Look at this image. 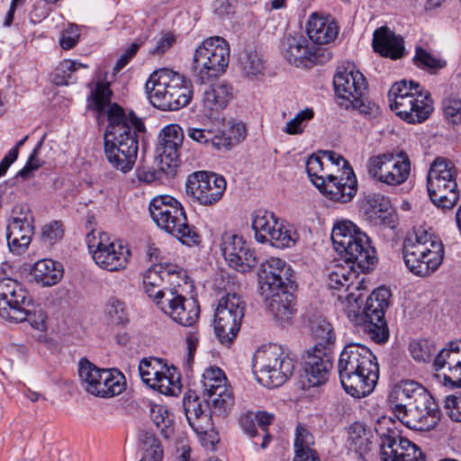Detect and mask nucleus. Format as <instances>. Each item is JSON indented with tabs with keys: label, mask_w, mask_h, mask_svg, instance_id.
Returning <instances> with one entry per match:
<instances>
[{
	"label": "nucleus",
	"mask_w": 461,
	"mask_h": 461,
	"mask_svg": "<svg viewBox=\"0 0 461 461\" xmlns=\"http://www.w3.org/2000/svg\"><path fill=\"white\" fill-rule=\"evenodd\" d=\"M336 251L346 261V266H337L329 275V286L339 290L346 287L358 290L360 282H356L358 273L373 270L377 262L375 249L368 236L350 221L337 222L331 232Z\"/></svg>",
	"instance_id": "nucleus-1"
},
{
	"label": "nucleus",
	"mask_w": 461,
	"mask_h": 461,
	"mask_svg": "<svg viewBox=\"0 0 461 461\" xmlns=\"http://www.w3.org/2000/svg\"><path fill=\"white\" fill-rule=\"evenodd\" d=\"M338 371L345 392L357 399L369 395L379 378L376 357L360 343L344 347L338 361Z\"/></svg>",
	"instance_id": "nucleus-2"
},
{
	"label": "nucleus",
	"mask_w": 461,
	"mask_h": 461,
	"mask_svg": "<svg viewBox=\"0 0 461 461\" xmlns=\"http://www.w3.org/2000/svg\"><path fill=\"white\" fill-rule=\"evenodd\" d=\"M402 258L406 267L417 276H428L442 264L443 243L422 226L414 227L403 240Z\"/></svg>",
	"instance_id": "nucleus-3"
},
{
	"label": "nucleus",
	"mask_w": 461,
	"mask_h": 461,
	"mask_svg": "<svg viewBox=\"0 0 461 461\" xmlns=\"http://www.w3.org/2000/svg\"><path fill=\"white\" fill-rule=\"evenodd\" d=\"M149 101L162 111H177L193 96V86L182 74L163 68L150 74L145 85Z\"/></svg>",
	"instance_id": "nucleus-4"
},
{
	"label": "nucleus",
	"mask_w": 461,
	"mask_h": 461,
	"mask_svg": "<svg viewBox=\"0 0 461 461\" xmlns=\"http://www.w3.org/2000/svg\"><path fill=\"white\" fill-rule=\"evenodd\" d=\"M391 110L402 121L421 123L433 112V101L429 91L412 80L395 82L388 92Z\"/></svg>",
	"instance_id": "nucleus-5"
},
{
	"label": "nucleus",
	"mask_w": 461,
	"mask_h": 461,
	"mask_svg": "<svg viewBox=\"0 0 461 461\" xmlns=\"http://www.w3.org/2000/svg\"><path fill=\"white\" fill-rule=\"evenodd\" d=\"M149 211L158 227L182 244L191 247L200 243L196 228L189 224L185 208L176 198L170 195L156 196L150 201Z\"/></svg>",
	"instance_id": "nucleus-6"
},
{
	"label": "nucleus",
	"mask_w": 461,
	"mask_h": 461,
	"mask_svg": "<svg viewBox=\"0 0 461 461\" xmlns=\"http://www.w3.org/2000/svg\"><path fill=\"white\" fill-rule=\"evenodd\" d=\"M108 125L104 145H113L125 153L138 155L140 132L145 131L143 121L134 112L126 113L117 104H113L107 110Z\"/></svg>",
	"instance_id": "nucleus-7"
},
{
	"label": "nucleus",
	"mask_w": 461,
	"mask_h": 461,
	"mask_svg": "<svg viewBox=\"0 0 461 461\" xmlns=\"http://www.w3.org/2000/svg\"><path fill=\"white\" fill-rule=\"evenodd\" d=\"M253 367L260 384L267 387H278L292 375L294 361L281 346L270 344L255 352Z\"/></svg>",
	"instance_id": "nucleus-8"
},
{
	"label": "nucleus",
	"mask_w": 461,
	"mask_h": 461,
	"mask_svg": "<svg viewBox=\"0 0 461 461\" xmlns=\"http://www.w3.org/2000/svg\"><path fill=\"white\" fill-rule=\"evenodd\" d=\"M230 61V47L226 40L215 36L204 40L193 58L192 71L201 84L221 76Z\"/></svg>",
	"instance_id": "nucleus-9"
},
{
	"label": "nucleus",
	"mask_w": 461,
	"mask_h": 461,
	"mask_svg": "<svg viewBox=\"0 0 461 461\" xmlns=\"http://www.w3.org/2000/svg\"><path fill=\"white\" fill-rule=\"evenodd\" d=\"M456 170L450 160L437 158L430 165L427 176V190L429 199L435 206L451 210L459 199Z\"/></svg>",
	"instance_id": "nucleus-10"
},
{
	"label": "nucleus",
	"mask_w": 461,
	"mask_h": 461,
	"mask_svg": "<svg viewBox=\"0 0 461 461\" xmlns=\"http://www.w3.org/2000/svg\"><path fill=\"white\" fill-rule=\"evenodd\" d=\"M333 85L339 98V104L346 109L357 110L364 115H374L378 106L365 97L367 83L359 71L338 72L333 78Z\"/></svg>",
	"instance_id": "nucleus-11"
},
{
	"label": "nucleus",
	"mask_w": 461,
	"mask_h": 461,
	"mask_svg": "<svg viewBox=\"0 0 461 461\" xmlns=\"http://www.w3.org/2000/svg\"><path fill=\"white\" fill-rule=\"evenodd\" d=\"M252 229L259 243H269L277 249L294 247L299 238L297 231L272 212L258 209L252 214Z\"/></svg>",
	"instance_id": "nucleus-12"
},
{
	"label": "nucleus",
	"mask_w": 461,
	"mask_h": 461,
	"mask_svg": "<svg viewBox=\"0 0 461 461\" xmlns=\"http://www.w3.org/2000/svg\"><path fill=\"white\" fill-rule=\"evenodd\" d=\"M393 424L391 418L382 417L375 427L381 438V461H426L420 448L409 439L399 437L397 430L390 427Z\"/></svg>",
	"instance_id": "nucleus-13"
},
{
	"label": "nucleus",
	"mask_w": 461,
	"mask_h": 461,
	"mask_svg": "<svg viewBox=\"0 0 461 461\" xmlns=\"http://www.w3.org/2000/svg\"><path fill=\"white\" fill-rule=\"evenodd\" d=\"M93 230L86 237V242L95 263L109 272H119L127 267L131 251L122 241L112 240L107 233Z\"/></svg>",
	"instance_id": "nucleus-14"
},
{
	"label": "nucleus",
	"mask_w": 461,
	"mask_h": 461,
	"mask_svg": "<svg viewBox=\"0 0 461 461\" xmlns=\"http://www.w3.org/2000/svg\"><path fill=\"white\" fill-rule=\"evenodd\" d=\"M390 290L380 286L369 294L363 306V330L378 344H383L389 339V328L384 314L390 304Z\"/></svg>",
	"instance_id": "nucleus-15"
},
{
	"label": "nucleus",
	"mask_w": 461,
	"mask_h": 461,
	"mask_svg": "<svg viewBox=\"0 0 461 461\" xmlns=\"http://www.w3.org/2000/svg\"><path fill=\"white\" fill-rule=\"evenodd\" d=\"M366 167L374 180L391 186L404 183L411 173V161L402 150L373 156L368 158Z\"/></svg>",
	"instance_id": "nucleus-16"
},
{
	"label": "nucleus",
	"mask_w": 461,
	"mask_h": 461,
	"mask_svg": "<svg viewBox=\"0 0 461 461\" xmlns=\"http://www.w3.org/2000/svg\"><path fill=\"white\" fill-rule=\"evenodd\" d=\"M245 303L236 294L222 296L214 313V331L222 344L236 338L244 317Z\"/></svg>",
	"instance_id": "nucleus-17"
},
{
	"label": "nucleus",
	"mask_w": 461,
	"mask_h": 461,
	"mask_svg": "<svg viewBox=\"0 0 461 461\" xmlns=\"http://www.w3.org/2000/svg\"><path fill=\"white\" fill-rule=\"evenodd\" d=\"M395 417L407 428L426 431L433 429L440 420V411L434 398L422 405L416 402L391 406Z\"/></svg>",
	"instance_id": "nucleus-18"
},
{
	"label": "nucleus",
	"mask_w": 461,
	"mask_h": 461,
	"mask_svg": "<svg viewBox=\"0 0 461 461\" xmlns=\"http://www.w3.org/2000/svg\"><path fill=\"white\" fill-rule=\"evenodd\" d=\"M225 190L226 181L222 176L205 171L189 175L185 183L186 194L204 206L218 203Z\"/></svg>",
	"instance_id": "nucleus-19"
},
{
	"label": "nucleus",
	"mask_w": 461,
	"mask_h": 461,
	"mask_svg": "<svg viewBox=\"0 0 461 461\" xmlns=\"http://www.w3.org/2000/svg\"><path fill=\"white\" fill-rule=\"evenodd\" d=\"M32 299L23 285L16 279H0V316L5 320L25 318L24 306H31Z\"/></svg>",
	"instance_id": "nucleus-20"
},
{
	"label": "nucleus",
	"mask_w": 461,
	"mask_h": 461,
	"mask_svg": "<svg viewBox=\"0 0 461 461\" xmlns=\"http://www.w3.org/2000/svg\"><path fill=\"white\" fill-rule=\"evenodd\" d=\"M293 269L279 258H270L261 263L258 272L263 294H278L293 287Z\"/></svg>",
	"instance_id": "nucleus-21"
},
{
	"label": "nucleus",
	"mask_w": 461,
	"mask_h": 461,
	"mask_svg": "<svg viewBox=\"0 0 461 461\" xmlns=\"http://www.w3.org/2000/svg\"><path fill=\"white\" fill-rule=\"evenodd\" d=\"M158 307L175 322L185 327H193L200 316L198 301L184 296L175 287L166 293V298L158 302Z\"/></svg>",
	"instance_id": "nucleus-22"
},
{
	"label": "nucleus",
	"mask_w": 461,
	"mask_h": 461,
	"mask_svg": "<svg viewBox=\"0 0 461 461\" xmlns=\"http://www.w3.org/2000/svg\"><path fill=\"white\" fill-rule=\"evenodd\" d=\"M221 250L228 265L237 271L246 273L258 263L256 251L249 248L241 236L232 232L222 234Z\"/></svg>",
	"instance_id": "nucleus-23"
},
{
	"label": "nucleus",
	"mask_w": 461,
	"mask_h": 461,
	"mask_svg": "<svg viewBox=\"0 0 461 461\" xmlns=\"http://www.w3.org/2000/svg\"><path fill=\"white\" fill-rule=\"evenodd\" d=\"M333 357L330 348L317 343L306 350L303 356V375L309 387L320 386L330 377Z\"/></svg>",
	"instance_id": "nucleus-24"
},
{
	"label": "nucleus",
	"mask_w": 461,
	"mask_h": 461,
	"mask_svg": "<svg viewBox=\"0 0 461 461\" xmlns=\"http://www.w3.org/2000/svg\"><path fill=\"white\" fill-rule=\"evenodd\" d=\"M13 213L6 229V240L10 250L19 255L25 251L32 241L34 220L29 208L23 205H16Z\"/></svg>",
	"instance_id": "nucleus-25"
},
{
	"label": "nucleus",
	"mask_w": 461,
	"mask_h": 461,
	"mask_svg": "<svg viewBox=\"0 0 461 461\" xmlns=\"http://www.w3.org/2000/svg\"><path fill=\"white\" fill-rule=\"evenodd\" d=\"M184 138V130L178 124H169L161 130L157 152L163 171L172 173L179 165L180 149Z\"/></svg>",
	"instance_id": "nucleus-26"
},
{
	"label": "nucleus",
	"mask_w": 461,
	"mask_h": 461,
	"mask_svg": "<svg viewBox=\"0 0 461 461\" xmlns=\"http://www.w3.org/2000/svg\"><path fill=\"white\" fill-rule=\"evenodd\" d=\"M139 375L142 382L165 395L175 394V384L167 375L168 368L161 358L144 357L140 361Z\"/></svg>",
	"instance_id": "nucleus-27"
},
{
	"label": "nucleus",
	"mask_w": 461,
	"mask_h": 461,
	"mask_svg": "<svg viewBox=\"0 0 461 461\" xmlns=\"http://www.w3.org/2000/svg\"><path fill=\"white\" fill-rule=\"evenodd\" d=\"M360 210L366 220L374 226L394 229L397 225V216L390 200L381 194L366 195Z\"/></svg>",
	"instance_id": "nucleus-28"
},
{
	"label": "nucleus",
	"mask_w": 461,
	"mask_h": 461,
	"mask_svg": "<svg viewBox=\"0 0 461 461\" xmlns=\"http://www.w3.org/2000/svg\"><path fill=\"white\" fill-rule=\"evenodd\" d=\"M433 366L436 371L447 369L445 385L461 387V340L448 342L434 357Z\"/></svg>",
	"instance_id": "nucleus-29"
},
{
	"label": "nucleus",
	"mask_w": 461,
	"mask_h": 461,
	"mask_svg": "<svg viewBox=\"0 0 461 461\" xmlns=\"http://www.w3.org/2000/svg\"><path fill=\"white\" fill-rule=\"evenodd\" d=\"M339 175H331L319 189L329 199L346 203L357 194V181L351 167L339 170Z\"/></svg>",
	"instance_id": "nucleus-30"
},
{
	"label": "nucleus",
	"mask_w": 461,
	"mask_h": 461,
	"mask_svg": "<svg viewBox=\"0 0 461 461\" xmlns=\"http://www.w3.org/2000/svg\"><path fill=\"white\" fill-rule=\"evenodd\" d=\"M183 407L186 420L197 434H206L213 427L212 413L207 400L200 399L194 393H189L183 399Z\"/></svg>",
	"instance_id": "nucleus-31"
},
{
	"label": "nucleus",
	"mask_w": 461,
	"mask_h": 461,
	"mask_svg": "<svg viewBox=\"0 0 461 461\" xmlns=\"http://www.w3.org/2000/svg\"><path fill=\"white\" fill-rule=\"evenodd\" d=\"M433 399L429 391L413 380H402L398 383L388 395L392 406L394 404H407L416 402L422 405Z\"/></svg>",
	"instance_id": "nucleus-32"
},
{
	"label": "nucleus",
	"mask_w": 461,
	"mask_h": 461,
	"mask_svg": "<svg viewBox=\"0 0 461 461\" xmlns=\"http://www.w3.org/2000/svg\"><path fill=\"white\" fill-rule=\"evenodd\" d=\"M372 46L375 52L385 58L397 59L403 54V39L395 35L386 26L376 29L373 35Z\"/></svg>",
	"instance_id": "nucleus-33"
},
{
	"label": "nucleus",
	"mask_w": 461,
	"mask_h": 461,
	"mask_svg": "<svg viewBox=\"0 0 461 461\" xmlns=\"http://www.w3.org/2000/svg\"><path fill=\"white\" fill-rule=\"evenodd\" d=\"M306 32L314 43L326 45L337 38L339 27L337 23L329 17L313 13L308 20Z\"/></svg>",
	"instance_id": "nucleus-34"
},
{
	"label": "nucleus",
	"mask_w": 461,
	"mask_h": 461,
	"mask_svg": "<svg viewBox=\"0 0 461 461\" xmlns=\"http://www.w3.org/2000/svg\"><path fill=\"white\" fill-rule=\"evenodd\" d=\"M232 98V88L227 83L212 84L204 89L203 94V108L208 116L222 111Z\"/></svg>",
	"instance_id": "nucleus-35"
},
{
	"label": "nucleus",
	"mask_w": 461,
	"mask_h": 461,
	"mask_svg": "<svg viewBox=\"0 0 461 461\" xmlns=\"http://www.w3.org/2000/svg\"><path fill=\"white\" fill-rule=\"evenodd\" d=\"M310 47L307 40L302 35L285 36L281 44L283 57L297 68H308Z\"/></svg>",
	"instance_id": "nucleus-36"
},
{
	"label": "nucleus",
	"mask_w": 461,
	"mask_h": 461,
	"mask_svg": "<svg viewBox=\"0 0 461 461\" xmlns=\"http://www.w3.org/2000/svg\"><path fill=\"white\" fill-rule=\"evenodd\" d=\"M169 276V272L163 269L161 265L149 267L143 276V287L149 298L158 306V302L166 298V293L171 288H165V277Z\"/></svg>",
	"instance_id": "nucleus-37"
},
{
	"label": "nucleus",
	"mask_w": 461,
	"mask_h": 461,
	"mask_svg": "<svg viewBox=\"0 0 461 461\" xmlns=\"http://www.w3.org/2000/svg\"><path fill=\"white\" fill-rule=\"evenodd\" d=\"M33 280L41 286H52L63 276V267L59 262L45 258L38 260L31 270Z\"/></svg>",
	"instance_id": "nucleus-38"
},
{
	"label": "nucleus",
	"mask_w": 461,
	"mask_h": 461,
	"mask_svg": "<svg viewBox=\"0 0 461 461\" xmlns=\"http://www.w3.org/2000/svg\"><path fill=\"white\" fill-rule=\"evenodd\" d=\"M270 297L269 308L275 318L280 322H288L292 320L295 309L294 303V296L287 291L280 292L278 294H268Z\"/></svg>",
	"instance_id": "nucleus-39"
},
{
	"label": "nucleus",
	"mask_w": 461,
	"mask_h": 461,
	"mask_svg": "<svg viewBox=\"0 0 461 461\" xmlns=\"http://www.w3.org/2000/svg\"><path fill=\"white\" fill-rule=\"evenodd\" d=\"M103 370L86 358H82L78 364V375L82 386L95 396L100 393L99 384H101Z\"/></svg>",
	"instance_id": "nucleus-40"
},
{
	"label": "nucleus",
	"mask_w": 461,
	"mask_h": 461,
	"mask_svg": "<svg viewBox=\"0 0 461 461\" xmlns=\"http://www.w3.org/2000/svg\"><path fill=\"white\" fill-rule=\"evenodd\" d=\"M203 395L211 396L223 388L230 387L227 384V377L224 372L217 366L206 368L202 375Z\"/></svg>",
	"instance_id": "nucleus-41"
},
{
	"label": "nucleus",
	"mask_w": 461,
	"mask_h": 461,
	"mask_svg": "<svg viewBox=\"0 0 461 461\" xmlns=\"http://www.w3.org/2000/svg\"><path fill=\"white\" fill-rule=\"evenodd\" d=\"M122 375L117 370L104 369L102 373L101 384L97 396L109 398L120 394L124 389V384L122 382Z\"/></svg>",
	"instance_id": "nucleus-42"
},
{
	"label": "nucleus",
	"mask_w": 461,
	"mask_h": 461,
	"mask_svg": "<svg viewBox=\"0 0 461 461\" xmlns=\"http://www.w3.org/2000/svg\"><path fill=\"white\" fill-rule=\"evenodd\" d=\"M338 299L341 310L348 319L355 325L363 326V307L360 294L349 292L345 296L339 295Z\"/></svg>",
	"instance_id": "nucleus-43"
},
{
	"label": "nucleus",
	"mask_w": 461,
	"mask_h": 461,
	"mask_svg": "<svg viewBox=\"0 0 461 461\" xmlns=\"http://www.w3.org/2000/svg\"><path fill=\"white\" fill-rule=\"evenodd\" d=\"M113 92L110 88V84L108 82L98 81L95 84V87L91 91L87 101H88V108L90 110H94L102 113L106 107L108 110L113 105L111 104V97Z\"/></svg>",
	"instance_id": "nucleus-44"
},
{
	"label": "nucleus",
	"mask_w": 461,
	"mask_h": 461,
	"mask_svg": "<svg viewBox=\"0 0 461 461\" xmlns=\"http://www.w3.org/2000/svg\"><path fill=\"white\" fill-rule=\"evenodd\" d=\"M104 154L111 166L124 174L132 169L137 159V155L131 154L130 157L129 153H125L124 150L116 149L113 145H104Z\"/></svg>",
	"instance_id": "nucleus-45"
},
{
	"label": "nucleus",
	"mask_w": 461,
	"mask_h": 461,
	"mask_svg": "<svg viewBox=\"0 0 461 461\" xmlns=\"http://www.w3.org/2000/svg\"><path fill=\"white\" fill-rule=\"evenodd\" d=\"M206 397L211 411L215 416H226L234 405V396L230 387L223 388L215 394Z\"/></svg>",
	"instance_id": "nucleus-46"
},
{
	"label": "nucleus",
	"mask_w": 461,
	"mask_h": 461,
	"mask_svg": "<svg viewBox=\"0 0 461 461\" xmlns=\"http://www.w3.org/2000/svg\"><path fill=\"white\" fill-rule=\"evenodd\" d=\"M150 419L156 427L160 430L161 435L169 438L173 432V418L167 407L162 404H153L150 406Z\"/></svg>",
	"instance_id": "nucleus-47"
},
{
	"label": "nucleus",
	"mask_w": 461,
	"mask_h": 461,
	"mask_svg": "<svg viewBox=\"0 0 461 461\" xmlns=\"http://www.w3.org/2000/svg\"><path fill=\"white\" fill-rule=\"evenodd\" d=\"M104 312L108 321L113 324L123 326L130 321L125 303L116 297H112L107 301Z\"/></svg>",
	"instance_id": "nucleus-48"
},
{
	"label": "nucleus",
	"mask_w": 461,
	"mask_h": 461,
	"mask_svg": "<svg viewBox=\"0 0 461 461\" xmlns=\"http://www.w3.org/2000/svg\"><path fill=\"white\" fill-rule=\"evenodd\" d=\"M306 171L311 182L320 189L332 175L327 172L321 158L312 154L306 160Z\"/></svg>",
	"instance_id": "nucleus-49"
},
{
	"label": "nucleus",
	"mask_w": 461,
	"mask_h": 461,
	"mask_svg": "<svg viewBox=\"0 0 461 461\" xmlns=\"http://www.w3.org/2000/svg\"><path fill=\"white\" fill-rule=\"evenodd\" d=\"M141 448L145 458L150 461H162L163 448L159 440L150 432H143L140 436Z\"/></svg>",
	"instance_id": "nucleus-50"
},
{
	"label": "nucleus",
	"mask_w": 461,
	"mask_h": 461,
	"mask_svg": "<svg viewBox=\"0 0 461 461\" xmlns=\"http://www.w3.org/2000/svg\"><path fill=\"white\" fill-rule=\"evenodd\" d=\"M243 72L247 77H258L264 70V62L256 50H244L240 55Z\"/></svg>",
	"instance_id": "nucleus-51"
},
{
	"label": "nucleus",
	"mask_w": 461,
	"mask_h": 461,
	"mask_svg": "<svg viewBox=\"0 0 461 461\" xmlns=\"http://www.w3.org/2000/svg\"><path fill=\"white\" fill-rule=\"evenodd\" d=\"M312 108H305L299 112L292 120L286 122L284 131L289 135H298L304 131L307 123L313 119Z\"/></svg>",
	"instance_id": "nucleus-52"
},
{
	"label": "nucleus",
	"mask_w": 461,
	"mask_h": 461,
	"mask_svg": "<svg viewBox=\"0 0 461 461\" xmlns=\"http://www.w3.org/2000/svg\"><path fill=\"white\" fill-rule=\"evenodd\" d=\"M435 350L434 344L427 339L412 340L409 345L411 357L419 362L430 361Z\"/></svg>",
	"instance_id": "nucleus-53"
},
{
	"label": "nucleus",
	"mask_w": 461,
	"mask_h": 461,
	"mask_svg": "<svg viewBox=\"0 0 461 461\" xmlns=\"http://www.w3.org/2000/svg\"><path fill=\"white\" fill-rule=\"evenodd\" d=\"M77 61L65 59L57 67L53 75V82L57 86L68 85L74 83V72L77 70Z\"/></svg>",
	"instance_id": "nucleus-54"
},
{
	"label": "nucleus",
	"mask_w": 461,
	"mask_h": 461,
	"mask_svg": "<svg viewBox=\"0 0 461 461\" xmlns=\"http://www.w3.org/2000/svg\"><path fill=\"white\" fill-rule=\"evenodd\" d=\"M312 333L316 339H319L325 347L329 348V345L334 343L335 333L331 324L324 319L316 321L312 327Z\"/></svg>",
	"instance_id": "nucleus-55"
},
{
	"label": "nucleus",
	"mask_w": 461,
	"mask_h": 461,
	"mask_svg": "<svg viewBox=\"0 0 461 461\" xmlns=\"http://www.w3.org/2000/svg\"><path fill=\"white\" fill-rule=\"evenodd\" d=\"M23 313L25 314V318L22 320L8 321L14 322L28 321L32 328L38 330H43L46 328V314L41 310H35L34 305L31 303V306L23 307Z\"/></svg>",
	"instance_id": "nucleus-56"
},
{
	"label": "nucleus",
	"mask_w": 461,
	"mask_h": 461,
	"mask_svg": "<svg viewBox=\"0 0 461 461\" xmlns=\"http://www.w3.org/2000/svg\"><path fill=\"white\" fill-rule=\"evenodd\" d=\"M445 117L454 124L461 123V99L449 96L442 103Z\"/></svg>",
	"instance_id": "nucleus-57"
},
{
	"label": "nucleus",
	"mask_w": 461,
	"mask_h": 461,
	"mask_svg": "<svg viewBox=\"0 0 461 461\" xmlns=\"http://www.w3.org/2000/svg\"><path fill=\"white\" fill-rule=\"evenodd\" d=\"M211 137L209 138L207 147H212L219 151H228L234 146L231 135L227 134L225 131L217 130H211Z\"/></svg>",
	"instance_id": "nucleus-58"
},
{
	"label": "nucleus",
	"mask_w": 461,
	"mask_h": 461,
	"mask_svg": "<svg viewBox=\"0 0 461 461\" xmlns=\"http://www.w3.org/2000/svg\"><path fill=\"white\" fill-rule=\"evenodd\" d=\"M45 140V136H43L41 140L34 147L32 154L30 155L25 166L17 173V176H20L23 179H27L31 176L32 173L38 168H40L43 162L37 158V156L41 149L43 141Z\"/></svg>",
	"instance_id": "nucleus-59"
},
{
	"label": "nucleus",
	"mask_w": 461,
	"mask_h": 461,
	"mask_svg": "<svg viewBox=\"0 0 461 461\" xmlns=\"http://www.w3.org/2000/svg\"><path fill=\"white\" fill-rule=\"evenodd\" d=\"M314 444L313 436L303 425L299 424L296 427L295 438H294V452L303 450V452L315 451L312 448Z\"/></svg>",
	"instance_id": "nucleus-60"
},
{
	"label": "nucleus",
	"mask_w": 461,
	"mask_h": 461,
	"mask_svg": "<svg viewBox=\"0 0 461 461\" xmlns=\"http://www.w3.org/2000/svg\"><path fill=\"white\" fill-rule=\"evenodd\" d=\"M80 38V29L76 24H69L60 32L59 45L65 50H69L77 46Z\"/></svg>",
	"instance_id": "nucleus-61"
},
{
	"label": "nucleus",
	"mask_w": 461,
	"mask_h": 461,
	"mask_svg": "<svg viewBox=\"0 0 461 461\" xmlns=\"http://www.w3.org/2000/svg\"><path fill=\"white\" fill-rule=\"evenodd\" d=\"M64 235L63 224L59 221H53L45 224L41 229V239L44 242L54 244L60 240Z\"/></svg>",
	"instance_id": "nucleus-62"
},
{
	"label": "nucleus",
	"mask_w": 461,
	"mask_h": 461,
	"mask_svg": "<svg viewBox=\"0 0 461 461\" xmlns=\"http://www.w3.org/2000/svg\"><path fill=\"white\" fill-rule=\"evenodd\" d=\"M414 62L418 67L429 68H441L446 62L434 58L430 53L421 48L416 49Z\"/></svg>",
	"instance_id": "nucleus-63"
},
{
	"label": "nucleus",
	"mask_w": 461,
	"mask_h": 461,
	"mask_svg": "<svg viewBox=\"0 0 461 461\" xmlns=\"http://www.w3.org/2000/svg\"><path fill=\"white\" fill-rule=\"evenodd\" d=\"M254 417L256 420V423L259 427V429L263 431L262 442L260 444V447L265 449L269 442L272 440V436L267 431V427L273 422L274 415L267 412V411H258L254 413Z\"/></svg>",
	"instance_id": "nucleus-64"
}]
</instances>
